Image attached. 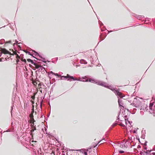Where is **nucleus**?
Returning a JSON list of instances; mask_svg holds the SVG:
<instances>
[{"label": "nucleus", "instance_id": "nucleus-1", "mask_svg": "<svg viewBox=\"0 0 155 155\" xmlns=\"http://www.w3.org/2000/svg\"><path fill=\"white\" fill-rule=\"evenodd\" d=\"M101 86H103L105 87L108 88L112 91H113L117 95L120 97L121 98H122L124 96H122V93L119 91V90H115L112 86H108L107 85V84L105 82H103Z\"/></svg>", "mask_w": 155, "mask_h": 155}, {"label": "nucleus", "instance_id": "nucleus-2", "mask_svg": "<svg viewBox=\"0 0 155 155\" xmlns=\"http://www.w3.org/2000/svg\"><path fill=\"white\" fill-rule=\"evenodd\" d=\"M120 115H121L122 116V117H123L124 118V119L125 120V124L126 125L128 124H129L130 125L129 126H130V127L132 126L131 125V124L130 123V121H128V120H127V115H125V111L124 110H123L122 111H121V110H120V114H119L117 117V120H119V117Z\"/></svg>", "mask_w": 155, "mask_h": 155}, {"label": "nucleus", "instance_id": "nucleus-3", "mask_svg": "<svg viewBox=\"0 0 155 155\" xmlns=\"http://www.w3.org/2000/svg\"><path fill=\"white\" fill-rule=\"evenodd\" d=\"M86 82H90L93 83H96L97 84L101 86L103 82L99 81L97 80H96L93 78H90L89 80L87 79L85 81Z\"/></svg>", "mask_w": 155, "mask_h": 155}, {"label": "nucleus", "instance_id": "nucleus-4", "mask_svg": "<svg viewBox=\"0 0 155 155\" xmlns=\"http://www.w3.org/2000/svg\"><path fill=\"white\" fill-rule=\"evenodd\" d=\"M130 141H126L124 143L123 142L118 143V146L122 149L127 148L130 145Z\"/></svg>", "mask_w": 155, "mask_h": 155}, {"label": "nucleus", "instance_id": "nucleus-5", "mask_svg": "<svg viewBox=\"0 0 155 155\" xmlns=\"http://www.w3.org/2000/svg\"><path fill=\"white\" fill-rule=\"evenodd\" d=\"M134 102L136 101L137 102V103L136 104H135V103H131L130 105L132 106H134V107H138L140 104V102L139 100H137V98H135L134 99Z\"/></svg>", "mask_w": 155, "mask_h": 155}, {"label": "nucleus", "instance_id": "nucleus-6", "mask_svg": "<svg viewBox=\"0 0 155 155\" xmlns=\"http://www.w3.org/2000/svg\"><path fill=\"white\" fill-rule=\"evenodd\" d=\"M0 51H1L2 53H3L5 54H9L11 55H13V54H11L10 52L5 48H0Z\"/></svg>", "mask_w": 155, "mask_h": 155}, {"label": "nucleus", "instance_id": "nucleus-7", "mask_svg": "<svg viewBox=\"0 0 155 155\" xmlns=\"http://www.w3.org/2000/svg\"><path fill=\"white\" fill-rule=\"evenodd\" d=\"M148 107V106L146 105H143L141 106L140 109L141 110H143L144 111H145L147 110Z\"/></svg>", "mask_w": 155, "mask_h": 155}, {"label": "nucleus", "instance_id": "nucleus-8", "mask_svg": "<svg viewBox=\"0 0 155 155\" xmlns=\"http://www.w3.org/2000/svg\"><path fill=\"white\" fill-rule=\"evenodd\" d=\"M151 151V150H147V152H142L140 151V154L141 155H150V153Z\"/></svg>", "mask_w": 155, "mask_h": 155}, {"label": "nucleus", "instance_id": "nucleus-9", "mask_svg": "<svg viewBox=\"0 0 155 155\" xmlns=\"http://www.w3.org/2000/svg\"><path fill=\"white\" fill-rule=\"evenodd\" d=\"M37 55H38L40 58H42V61L45 63H46V62L45 61V58H42L37 52H36L35 51H33Z\"/></svg>", "mask_w": 155, "mask_h": 155}, {"label": "nucleus", "instance_id": "nucleus-10", "mask_svg": "<svg viewBox=\"0 0 155 155\" xmlns=\"http://www.w3.org/2000/svg\"><path fill=\"white\" fill-rule=\"evenodd\" d=\"M45 69L43 67H42V66H40L39 68H38V71H39V72L43 71H44Z\"/></svg>", "mask_w": 155, "mask_h": 155}, {"label": "nucleus", "instance_id": "nucleus-11", "mask_svg": "<svg viewBox=\"0 0 155 155\" xmlns=\"http://www.w3.org/2000/svg\"><path fill=\"white\" fill-rule=\"evenodd\" d=\"M71 77V76H69L68 74H67L66 76H61V77H63L65 78H68V80L70 81L71 80V78H70V77Z\"/></svg>", "mask_w": 155, "mask_h": 155}, {"label": "nucleus", "instance_id": "nucleus-12", "mask_svg": "<svg viewBox=\"0 0 155 155\" xmlns=\"http://www.w3.org/2000/svg\"><path fill=\"white\" fill-rule=\"evenodd\" d=\"M118 103L119 104V106L122 107H124L122 105L123 104L122 103V101L120 100V99L118 97Z\"/></svg>", "mask_w": 155, "mask_h": 155}, {"label": "nucleus", "instance_id": "nucleus-13", "mask_svg": "<svg viewBox=\"0 0 155 155\" xmlns=\"http://www.w3.org/2000/svg\"><path fill=\"white\" fill-rule=\"evenodd\" d=\"M135 139V137L134 136H131V137H129V140H131V141H130V142H131L133 141V140H134Z\"/></svg>", "mask_w": 155, "mask_h": 155}, {"label": "nucleus", "instance_id": "nucleus-14", "mask_svg": "<svg viewBox=\"0 0 155 155\" xmlns=\"http://www.w3.org/2000/svg\"><path fill=\"white\" fill-rule=\"evenodd\" d=\"M106 141L105 140V139H103L101 140L100 141H99L98 143H97V144H96L95 146H94V147H95L96 146H97V144H99L100 142H101V143H104L105 141Z\"/></svg>", "mask_w": 155, "mask_h": 155}, {"label": "nucleus", "instance_id": "nucleus-15", "mask_svg": "<svg viewBox=\"0 0 155 155\" xmlns=\"http://www.w3.org/2000/svg\"><path fill=\"white\" fill-rule=\"evenodd\" d=\"M34 110H33L32 111L31 113L29 115L30 117V119H32L33 118H33V113H34Z\"/></svg>", "mask_w": 155, "mask_h": 155}, {"label": "nucleus", "instance_id": "nucleus-16", "mask_svg": "<svg viewBox=\"0 0 155 155\" xmlns=\"http://www.w3.org/2000/svg\"><path fill=\"white\" fill-rule=\"evenodd\" d=\"M112 145L114 147V148L116 149H117V148L118 147H119L118 144V145H117L114 143H113V144H112Z\"/></svg>", "mask_w": 155, "mask_h": 155}, {"label": "nucleus", "instance_id": "nucleus-17", "mask_svg": "<svg viewBox=\"0 0 155 155\" xmlns=\"http://www.w3.org/2000/svg\"><path fill=\"white\" fill-rule=\"evenodd\" d=\"M80 62L82 64H87V62L83 60H80Z\"/></svg>", "mask_w": 155, "mask_h": 155}, {"label": "nucleus", "instance_id": "nucleus-18", "mask_svg": "<svg viewBox=\"0 0 155 155\" xmlns=\"http://www.w3.org/2000/svg\"><path fill=\"white\" fill-rule=\"evenodd\" d=\"M27 61L28 62H31V63L32 64H35V63H34L33 62V61L32 60L30 59H27Z\"/></svg>", "mask_w": 155, "mask_h": 155}, {"label": "nucleus", "instance_id": "nucleus-19", "mask_svg": "<svg viewBox=\"0 0 155 155\" xmlns=\"http://www.w3.org/2000/svg\"><path fill=\"white\" fill-rule=\"evenodd\" d=\"M70 78H71V80H73L74 81H78V79L76 78H74L73 76H71L70 77Z\"/></svg>", "mask_w": 155, "mask_h": 155}, {"label": "nucleus", "instance_id": "nucleus-20", "mask_svg": "<svg viewBox=\"0 0 155 155\" xmlns=\"http://www.w3.org/2000/svg\"><path fill=\"white\" fill-rule=\"evenodd\" d=\"M35 66V68H36L37 69H38L40 66V65H38L36 64V63H35V64H33Z\"/></svg>", "mask_w": 155, "mask_h": 155}, {"label": "nucleus", "instance_id": "nucleus-21", "mask_svg": "<svg viewBox=\"0 0 155 155\" xmlns=\"http://www.w3.org/2000/svg\"><path fill=\"white\" fill-rule=\"evenodd\" d=\"M78 81H83V82H85V80H84V79H83L82 78H79L78 79Z\"/></svg>", "mask_w": 155, "mask_h": 155}, {"label": "nucleus", "instance_id": "nucleus-22", "mask_svg": "<svg viewBox=\"0 0 155 155\" xmlns=\"http://www.w3.org/2000/svg\"><path fill=\"white\" fill-rule=\"evenodd\" d=\"M27 53H28L29 55H31L32 56V57H34V58H36V59H37V60H40L38 59L37 58H36L35 57L33 56L32 55L31 53L30 52H27Z\"/></svg>", "mask_w": 155, "mask_h": 155}, {"label": "nucleus", "instance_id": "nucleus-23", "mask_svg": "<svg viewBox=\"0 0 155 155\" xmlns=\"http://www.w3.org/2000/svg\"><path fill=\"white\" fill-rule=\"evenodd\" d=\"M35 122V120H34V118H33L32 119H30V123H33V122Z\"/></svg>", "mask_w": 155, "mask_h": 155}, {"label": "nucleus", "instance_id": "nucleus-24", "mask_svg": "<svg viewBox=\"0 0 155 155\" xmlns=\"http://www.w3.org/2000/svg\"><path fill=\"white\" fill-rule=\"evenodd\" d=\"M54 75H55V76H58L59 77H61V75H58V74H57V73H54Z\"/></svg>", "mask_w": 155, "mask_h": 155}, {"label": "nucleus", "instance_id": "nucleus-25", "mask_svg": "<svg viewBox=\"0 0 155 155\" xmlns=\"http://www.w3.org/2000/svg\"><path fill=\"white\" fill-rule=\"evenodd\" d=\"M119 125L120 126H122V127H124L125 126V125L124 124H123L122 123H120L119 124Z\"/></svg>", "mask_w": 155, "mask_h": 155}, {"label": "nucleus", "instance_id": "nucleus-26", "mask_svg": "<svg viewBox=\"0 0 155 155\" xmlns=\"http://www.w3.org/2000/svg\"><path fill=\"white\" fill-rule=\"evenodd\" d=\"M119 152L120 153H124V151L123 150H120L119 151Z\"/></svg>", "mask_w": 155, "mask_h": 155}, {"label": "nucleus", "instance_id": "nucleus-27", "mask_svg": "<svg viewBox=\"0 0 155 155\" xmlns=\"http://www.w3.org/2000/svg\"><path fill=\"white\" fill-rule=\"evenodd\" d=\"M16 58H20V57L18 54H16Z\"/></svg>", "mask_w": 155, "mask_h": 155}, {"label": "nucleus", "instance_id": "nucleus-28", "mask_svg": "<svg viewBox=\"0 0 155 155\" xmlns=\"http://www.w3.org/2000/svg\"><path fill=\"white\" fill-rule=\"evenodd\" d=\"M34 122H33V123H31V125L32 127H33L34 125Z\"/></svg>", "mask_w": 155, "mask_h": 155}, {"label": "nucleus", "instance_id": "nucleus-29", "mask_svg": "<svg viewBox=\"0 0 155 155\" xmlns=\"http://www.w3.org/2000/svg\"><path fill=\"white\" fill-rule=\"evenodd\" d=\"M83 79H85L87 78V77L86 76H84V77H82Z\"/></svg>", "mask_w": 155, "mask_h": 155}, {"label": "nucleus", "instance_id": "nucleus-30", "mask_svg": "<svg viewBox=\"0 0 155 155\" xmlns=\"http://www.w3.org/2000/svg\"><path fill=\"white\" fill-rule=\"evenodd\" d=\"M19 44V43H18V41H17L16 40V41H15V43L14 44L15 45V44Z\"/></svg>", "mask_w": 155, "mask_h": 155}, {"label": "nucleus", "instance_id": "nucleus-31", "mask_svg": "<svg viewBox=\"0 0 155 155\" xmlns=\"http://www.w3.org/2000/svg\"><path fill=\"white\" fill-rule=\"evenodd\" d=\"M11 41H6V43H11Z\"/></svg>", "mask_w": 155, "mask_h": 155}, {"label": "nucleus", "instance_id": "nucleus-32", "mask_svg": "<svg viewBox=\"0 0 155 155\" xmlns=\"http://www.w3.org/2000/svg\"><path fill=\"white\" fill-rule=\"evenodd\" d=\"M52 74L54 75V73L52 71H51L50 72L49 74Z\"/></svg>", "mask_w": 155, "mask_h": 155}, {"label": "nucleus", "instance_id": "nucleus-33", "mask_svg": "<svg viewBox=\"0 0 155 155\" xmlns=\"http://www.w3.org/2000/svg\"><path fill=\"white\" fill-rule=\"evenodd\" d=\"M31 98L33 99H34L35 98V96H33L31 97Z\"/></svg>", "mask_w": 155, "mask_h": 155}, {"label": "nucleus", "instance_id": "nucleus-34", "mask_svg": "<svg viewBox=\"0 0 155 155\" xmlns=\"http://www.w3.org/2000/svg\"><path fill=\"white\" fill-rule=\"evenodd\" d=\"M22 61H24V62H26V60L25 59H23L22 60Z\"/></svg>", "mask_w": 155, "mask_h": 155}, {"label": "nucleus", "instance_id": "nucleus-35", "mask_svg": "<svg viewBox=\"0 0 155 155\" xmlns=\"http://www.w3.org/2000/svg\"><path fill=\"white\" fill-rule=\"evenodd\" d=\"M84 155H87V153L86 152H84Z\"/></svg>", "mask_w": 155, "mask_h": 155}, {"label": "nucleus", "instance_id": "nucleus-36", "mask_svg": "<svg viewBox=\"0 0 155 155\" xmlns=\"http://www.w3.org/2000/svg\"><path fill=\"white\" fill-rule=\"evenodd\" d=\"M155 155V153H152V155Z\"/></svg>", "mask_w": 155, "mask_h": 155}, {"label": "nucleus", "instance_id": "nucleus-37", "mask_svg": "<svg viewBox=\"0 0 155 155\" xmlns=\"http://www.w3.org/2000/svg\"><path fill=\"white\" fill-rule=\"evenodd\" d=\"M140 148V146L139 145H138L137 146V148Z\"/></svg>", "mask_w": 155, "mask_h": 155}, {"label": "nucleus", "instance_id": "nucleus-38", "mask_svg": "<svg viewBox=\"0 0 155 155\" xmlns=\"http://www.w3.org/2000/svg\"><path fill=\"white\" fill-rule=\"evenodd\" d=\"M2 52H0V57L2 56Z\"/></svg>", "mask_w": 155, "mask_h": 155}, {"label": "nucleus", "instance_id": "nucleus-39", "mask_svg": "<svg viewBox=\"0 0 155 155\" xmlns=\"http://www.w3.org/2000/svg\"><path fill=\"white\" fill-rule=\"evenodd\" d=\"M14 54L16 55V54H17L16 52H14Z\"/></svg>", "mask_w": 155, "mask_h": 155}, {"label": "nucleus", "instance_id": "nucleus-40", "mask_svg": "<svg viewBox=\"0 0 155 155\" xmlns=\"http://www.w3.org/2000/svg\"><path fill=\"white\" fill-rule=\"evenodd\" d=\"M10 131L9 130H8L6 131H4V132H9Z\"/></svg>", "mask_w": 155, "mask_h": 155}, {"label": "nucleus", "instance_id": "nucleus-41", "mask_svg": "<svg viewBox=\"0 0 155 155\" xmlns=\"http://www.w3.org/2000/svg\"><path fill=\"white\" fill-rule=\"evenodd\" d=\"M42 101H41V104H40V106L41 107V104H42Z\"/></svg>", "mask_w": 155, "mask_h": 155}, {"label": "nucleus", "instance_id": "nucleus-42", "mask_svg": "<svg viewBox=\"0 0 155 155\" xmlns=\"http://www.w3.org/2000/svg\"><path fill=\"white\" fill-rule=\"evenodd\" d=\"M116 124H116V123L114 124H113V126H115V125H116Z\"/></svg>", "mask_w": 155, "mask_h": 155}, {"label": "nucleus", "instance_id": "nucleus-43", "mask_svg": "<svg viewBox=\"0 0 155 155\" xmlns=\"http://www.w3.org/2000/svg\"><path fill=\"white\" fill-rule=\"evenodd\" d=\"M34 130H35L34 129H33V130H31V132H34Z\"/></svg>", "mask_w": 155, "mask_h": 155}, {"label": "nucleus", "instance_id": "nucleus-44", "mask_svg": "<svg viewBox=\"0 0 155 155\" xmlns=\"http://www.w3.org/2000/svg\"><path fill=\"white\" fill-rule=\"evenodd\" d=\"M34 130H36V127H34Z\"/></svg>", "mask_w": 155, "mask_h": 155}, {"label": "nucleus", "instance_id": "nucleus-45", "mask_svg": "<svg viewBox=\"0 0 155 155\" xmlns=\"http://www.w3.org/2000/svg\"><path fill=\"white\" fill-rule=\"evenodd\" d=\"M2 58H0V62L2 61Z\"/></svg>", "mask_w": 155, "mask_h": 155}, {"label": "nucleus", "instance_id": "nucleus-46", "mask_svg": "<svg viewBox=\"0 0 155 155\" xmlns=\"http://www.w3.org/2000/svg\"><path fill=\"white\" fill-rule=\"evenodd\" d=\"M134 133H136V131L135 130H134Z\"/></svg>", "mask_w": 155, "mask_h": 155}, {"label": "nucleus", "instance_id": "nucleus-47", "mask_svg": "<svg viewBox=\"0 0 155 155\" xmlns=\"http://www.w3.org/2000/svg\"><path fill=\"white\" fill-rule=\"evenodd\" d=\"M112 32V31H109L108 32Z\"/></svg>", "mask_w": 155, "mask_h": 155}, {"label": "nucleus", "instance_id": "nucleus-48", "mask_svg": "<svg viewBox=\"0 0 155 155\" xmlns=\"http://www.w3.org/2000/svg\"><path fill=\"white\" fill-rule=\"evenodd\" d=\"M144 149H145V150H146V149H147V148H146V147H145V148H144Z\"/></svg>", "mask_w": 155, "mask_h": 155}, {"label": "nucleus", "instance_id": "nucleus-49", "mask_svg": "<svg viewBox=\"0 0 155 155\" xmlns=\"http://www.w3.org/2000/svg\"><path fill=\"white\" fill-rule=\"evenodd\" d=\"M40 91V92H41V93H42V90H41V91Z\"/></svg>", "mask_w": 155, "mask_h": 155}, {"label": "nucleus", "instance_id": "nucleus-50", "mask_svg": "<svg viewBox=\"0 0 155 155\" xmlns=\"http://www.w3.org/2000/svg\"><path fill=\"white\" fill-rule=\"evenodd\" d=\"M32 104H34V101H32Z\"/></svg>", "mask_w": 155, "mask_h": 155}, {"label": "nucleus", "instance_id": "nucleus-51", "mask_svg": "<svg viewBox=\"0 0 155 155\" xmlns=\"http://www.w3.org/2000/svg\"><path fill=\"white\" fill-rule=\"evenodd\" d=\"M100 65H101V64H98V66H100Z\"/></svg>", "mask_w": 155, "mask_h": 155}, {"label": "nucleus", "instance_id": "nucleus-52", "mask_svg": "<svg viewBox=\"0 0 155 155\" xmlns=\"http://www.w3.org/2000/svg\"><path fill=\"white\" fill-rule=\"evenodd\" d=\"M138 152V151H137V152H135V153H137V152Z\"/></svg>", "mask_w": 155, "mask_h": 155}, {"label": "nucleus", "instance_id": "nucleus-53", "mask_svg": "<svg viewBox=\"0 0 155 155\" xmlns=\"http://www.w3.org/2000/svg\"><path fill=\"white\" fill-rule=\"evenodd\" d=\"M19 61V60H18L17 61V62H18Z\"/></svg>", "mask_w": 155, "mask_h": 155}, {"label": "nucleus", "instance_id": "nucleus-54", "mask_svg": "<svg viewBox=\"0 0 155 155\" xmlns=\"http://www.w3.org/2000/svg\"><path fill=\"white\" fill-rule=\"evenodd\" d=\"M25 52L26 53H27V51H25Z\"/></svg>", "mask_w": 155, "mask_h": 155}, {"label": "nucleus", "instance_id": "nucleus-55", "mask_svg": "<svg viewBox=\"0 0 155 155\" xmlns=\"http://www.w3.org/2000/svg\"><path fill=\"white\" fill-rule=\"evenodd\" d=\"M12 109H13V107H12Z\"/></svg>", "mask_w": 155, "mask_h": 155}, {"label": "nucleus", "instance_id": "nucleus-56", "mask_svg": "<svg viewBox=\"0 0 155 155\" xmlns=\"http://www.w3.org/2000/svg\"><path fill=\"white\" fill-rule=\"evenodd\" d=\"M134 149V150H136V149H135V148Z\"/></svg>", "mask_w": 155, "mask_h": 155}, {"label": "nucleus", "instance_id": "nucleus-57", "mask_svg": "<svg viewBox=\"0 0 155 155\" xmlns=\"http://www.w3.org/2000/svg\"><path fill=\"white\" fill-rule=\"evenodd\" d=\"M88 150V149H87V151Z\"/></svg>", "mask_w": 155, "mask_h": 155}]
</instances>
